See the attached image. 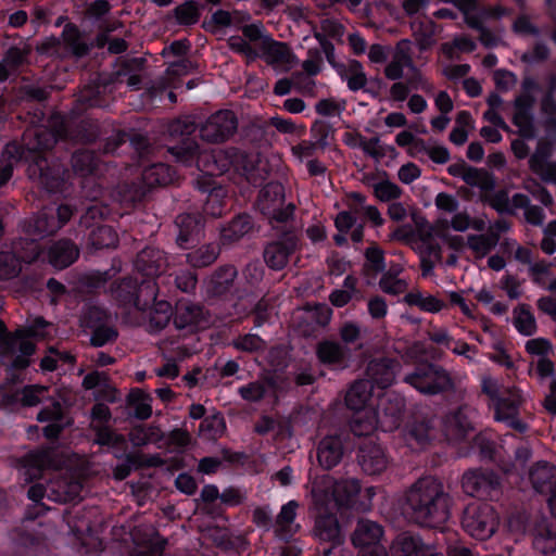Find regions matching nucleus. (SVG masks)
<instances>
[{"mask_svg":"<svg viewBox=\"0 0 556 556\" xmlns=\"http://www.w3.org/2000/svg\"><path fill=\"white\" fill-rule=\"evenodd\" d=\"M404 438L410 448H424L432 438V427L427 421L414 422L407 427Z\"/></svg>","mask_w":556,"mask_h":556,"instance_id":"nucleus-36","label":"nucleus"},{"mask_svg":"<svg viewBox=\"0 0 556 556\" xmlns=\"http://www.w3.org/2000/svg\"><path fill=\"white\" fill-rule=\"evenodd\" d=\"M54 467L50 451H36L24 456L20 467V475L26 482H30L41 476V472Z\"/></svg>","mask_w":556,"mask_h":556,"instance_id":"nucleus-27","label":"nucleus"},{"mask_svg":"<svg viewBox=\"0 0 556 556\" xmlns=\"http://www.w3.org/2000/svg\"><path fill=\"white\" fill-rule=\"evenodd\" d=\"M170 316L172 306L167 301L155 302L153 308L149 313V331L156 332L162 330L167 326Z\"/></svg>","mask_w":556,"mask_h":556,"instance_id":"nucleus-43","label":"nucleus"},{"mask_svg":"<svg viewBox=\"0 0 556 556\" xmlns=\"http://www.w3.org/2000/svg\"><path fill=\"white\" fill-rule=\"evenodd\" d=\"M205 324L206 319L201 306L188 301H179L176 304L174 325L177 329L192 332L203 328Z\"/></svg>","mask_w":556,"mask_h":556,"instance_id":"nucleus-21","label":"nucleus"},{"mask_svg":"<svg viewBox=\"0 0 556 556\" xmlns=\"http://www.w3.org/2000/svg\"><path fill=\"white\" fill-rule=\"evenodd\" d=\"M404 381L426 395H435L453 388L450 374L433 364H421Z\"/></svg>","mask_w":556,"mask_h":556,"instance_id":"nucleus-9","label":"nucleus"},{"mask_svg":"<svg viewBox=\"0 0 556 556\" xmlns=\"http://www.w3.org/2000/svg\"><path fill=\"white\" fill-rule=\"evenodd\" d=\"M174 180V174L166 164L159 163L147 167L142 173V181L148 188L165 186Z\"/></svg>","mask_w":556,"mask_h":556,"instance_id":"nucleus-39","label":"nucleus"},{"mask_svg":"<svg viewBox=\"0 0 556 556\" xmlns=\"http://www.w3.org/2000/svg\"><path fill=\"white\" fill-rule=\"evenodd\" d=\"M28 176L48 191H55L63 181L64 170L58 165L50 167L48 161L36 155L27 167Z\"/></svg>","mask_w":556,"mask_h":556,"instance_id":"nucleus-17","label":"nucleus"},{"mask_svg":"<svg viewBox=\"0 0 556 556\" xmlns=\"http://www.w3.org/2000/svg\"><path fill=\"white\" fill-rule=\"evenodd\" d=\"M251 230V223L248 217L239 216L222 230L224 241L232 242L242 238Z\"/></svg>","mask_w":556,"mask_h":556,"instance_id":"nucleus-48","label":"nucleus"},{"mask_svg":"<svg viewBox=\"0 0 556 556\" xmlns=\"http://www.w3.org/2000/svg\"><path fill=\"white\" fill-rule=\"evenodd\" d=\"M391 556H443L433 546L407 533L396 536L390 546Z\"/></svg>","mask_w":556,"mask_h":556,"instance_id":"nucleus-23","label":"nucleus"},{"mask_svg":"<svg viewBox=\"0 0 556 556\" xmlns=\"http://www.w3.org/2000/svg\"><path fill=\"white\" fill-rule=\"evenodd\" d=\"M170 153L177 162L191 165L195 162L199 170L208 176H219L236 165L238 153L235 150L214 149L211 151H199L195 142L187 143L185 147H174Z\"/></svg>","mask_w":556,"mask_h":556,"instance_id":"nucleus-6","label":"nucleus"},{"mask_svg":"<svg viewBox=\"0 0 556 556\" xmlns=\"http://www.w3.org/2000/svg\"><path fill=\"white\" fill-rule=\"evenodd\" d=\"M298 507V502L291 500L281 507L277 515L276 526L283 534H292L298 531L299 526L295 523Z\"/></svg>","mask_w":556,"mask_h":556,"instance_id":"nucleus-41","label":"nucleus"},{"mask_svg":"<svg viewBox=\"0 0 556 556\" xmlns=\"http://www.w3.org/2000/svg\"><path fill=\"white\" fill-rule=\"evenodd\" d=\"M533 545L539 552L543 554L554 552L556 549V531L553 532L548 530L546 534H536L533 541Z\"/></svg>","mask_w":556,"mask_h":556,"instance_id":"nucleus-64","label":"nucleus"},{"mask_svg":"<svg viewBox=\"0 0 556 556\" xmlns=\"http://www.w3.org/2000/svg\"><path fill=\"white\" fill-rule=\"evenodd\" d=\"M529 203V198L526 194L515 193L511 199H509L505 192L497 193L492 201V205L495 210L505 213H514L518 208L526 210Z\"/></svg>","mask_w":556,"mask_h":556,"instance_id":"nucleus-42","label":"nucleus"},{"mask_svg":"<svg viewBox=\"0 0 556 556\" xmlns=\"http://www.w3.org/2000/svg\"><path fill=\"white\" fill-rule=\"evenodd\" d=\"M481 387L483 393L489 396L490 407L494 409V419L519 432H525L527 425L518 418L519 407L522 403L519 391L503 388L492 377H483Z\"/></svg>","mask_w":556,"mask_h":556,"instance_id":"nucleus-4","label":"nucleus"},{"mask_svg":"<svg viewBox=\"0 0 556 556\" xmlns=\"http://www.w3.org/2000/svg\"><path fill=\"white\" fill-rule=\"evenodd\" d=\"M176 225L179 228L177 243L181 248H186L189 241H193L194 237L201 232L202 225L199 218L191 214H180L176 218Z\"/></svg>","mask_w":556,"mask_h":556,"instance_id":"nucleus-37","label":"nucleus"},{"mask_svg":"<svg viewBox=\"0 0 556 556\" xmlns=\"http://www.w3.org/2000/svg\"><path fill=\"white\" fill-rule=\"evenodd\" d=\"M238 121L230 110H220L212 114L201 126V138L208 142H223L237 130Z\"/></svg>","mask_w":556,"mask_h":556,"instance_id":"nucleus-13","label":"nucleus"},{"mask_svg":"<svg viewBox=\"0 0 556 556\" xmlns=\"http://www.w3.org/2000/svg\"><path fill=\"white\" fill-rule=\"evenodd\" d=\"M167 267L165 253L155 248H146L137 256L136 268L147 277L162 275Z\"/></svg>","mask_w":556,"mask_h":556,"instance_id":"nucleus-26","label":"nucleus"},{"mask_svg":"<svg viewBox=\"0 0 556 556\" xmlns=\"http://www.w3.org/2000/svg\"><path fill=\"white\" fill-rule=\"evenodd\" d=\"M534 99L530 94H521L515 100V114L513 122L519 128V132L526 137H533V124L531 108Z\"/></svg>","mask_w":556,"mask_h":556,"instance_id":"nucleus-31","label":"nucleus"},{"mask_svg":"<svg viewBox=\"0 0 556 556\" xmlns=\"http://www.w3.org/2000/svg\"><path fill=\"white\" fill-rule=\"evenodd\" d=\"M400 369L397 362L383 358L371 361L366 370V380L374 388L387 389L395 381L396 374Z\"/></svg>","mask_w":556,"mask_h":556,"instance_id":"nucleus-20","label":"nucleus"},{"mask_svg":"<svg viewBox=\"0 0 556 556\" xmlns=\"http://www.w3.org/2000/svg\"><path fill=\"white\" fill-rule=\"evenodd\" d=\"M451 497L434 478L417 480L406 491L405 503L410 518L418 525L441 528L451 517Z\"/></svg>","mask_w":556,"mask_h":556,"instance_id":"nucleus-3","label":"nucleus"},{"mask_svg":"<svg viewBox=\"0 0 556 556\" xmlns=\"http://www.w3.org/2000/svg\"><path fill=\"white\" fill-rule=\"evenodd\" d=\"M218 256V249L207 244L187 255L188 263L193 267H205L213 264Z\"/></svg>","mask_w":556,"mask_h":556,"instance_id":"nucleus-46","label":"nucleus"},{"mask_svg":"<svg viewBox=\"0 0 556 556\" xmlns=\"http://www.w3.org/2000/svg\"><path fill=\"white\" fill-rule=\"evenodd\" d=\"M475 298L479 303L488 306L489 311L494 315H503L507 312V305L495 301L493 291L485 286L476 291Z\"/></svg>","mask_w":556,"mask_h":556,"instance_id":"nucleus-52","label":"nucleus"},{"mask_svg":"<svg viewBox=\"0 0 556 556\" xmlns=\"http://www.w3.org/2000/svg\"><path fill=\"white\" fill-rule=\"evenodd\" d=\"M375 195L383 202L400 198L402 191L397 185L390 180H382L374 185Z\"/></svg>","mask_w":556,"mask_h":556,"instance_id":"nucleus-57","label":"nucleus"},{"mask_svg":"<svg viewBox=\"0 0 556 556\" xmlns=\"http://www.w3.org/2000/svg\"><path fill=\"white\" fill-rule=\"evenodd\" d=\"M433 232L437 237L441 238L445 243H447L454 250H460L464 244V238L460 236H454L448 232V222L447 218L440 217L434 226Z\"/></svg>","mask_w":556,"mask_h":556,"instance_id":"nucleus-51","label":"nucleus"},{"mask_svg":"<svg viewBox=\"0 0 556 556\" xmlns=\"http://www.w3.org/2000/svg\"><path fill=\"white\" fill-rule=\"evenodd\" d=\"M316 355L321 364L336 370L345 369L351 361L350 349L331 340L319 342L316 348Z\"/></svg>","mask_w":556,"mask_h":556,"instance_id":"nucleus-18","label":"nucleus"},{"mask_svg":"<svg viewBox=\"0 0 556 556\" xmlns=\"http://www.w3.org/2000/svg\"><path fill=\"white\" fill-rule=\"evenodd\" d=\"M384 536L382 526L370 519H359L351 535L352 544L359 549L357 556H389L381 544Z\"/></svg>","mask_w":556,"mask_h":556,"instance_id":"nucleus-11","label":"nucleus"},{"mask_svg":"<svg viewBox=\"0 0 556 556\" xmlns=\"http://www.w3.org/2000/svg\"><path fill=\"white\" fill-rule=\"evenodd\" d=\"M497 485V476L489 470H469L462 479L463 490L470 496L489 495Z\"/></svg>","mask_w":556,"mask_h":556,"instance_id":"nucleus-22","label":"nucleus"},{"mask_svg":"<svg viewBox=\"0 0 556 556\" xmlns=\"http://www.w3.org/2000/svg\"><path fill=\"white\" fill-rule=\"evenodd\" d=\"M73 211L68 205H60L56 210L49 208L25 223L24 232L30 239H20L13 243V251L0 252V280L16 277L22 270L23 263H31L41 254L37 238H43L56 232L72 217Z\"/></svg>","mask_w":556,"mask_h":556,"instance_id":"nucleus-1","label":"nucleus"},{"mask_svg":"<svg viewBox=\"0 0 556 556\" xmlns=\"http://www.w3.org/2000/svg\"><path fill=\"white\" fill-rule=\"evenodd\" d=\"M237 277V270L233 266H225L219 268L212 277L211 285L215 293L225 292Z\"/></svg>","mask_w":556,"mask_h":556,"instance_id":"nucleus-49","label":"nucleus"},{"mask_svg":"<svg viewBox=\"0 0 556 556\" xmlns=\"http://www.w3.org/2000/svg\"><path fill=\"white\" fill-rule=\"evenodd\" d=\"M90 242L97 249L113 248L118 242L117 233L110 226H99L90 233Z\"/></svg>","mask_w":556,"mask_h":556,"instance_id":"nucleus-47","label":"nucleus"},{"mask_svg":"<svg viewBox=\"0 0 556 556\" xmlns=\"http://www.w3.org/2000/svg\"><path fill=\"white\" fill-rule=\"evenodd\" d=\"M175 15L179 24L191 25L198 22L199 12L197 5L187 1L175 9Z\"/></svg>","mask_w":556,"mask_h":556,"instance_id":"nucleus-59","label":"nucleus"},{"mask_svg":"<svg viewBox=\"0 0 556 556\" xmlns=\"http://www.w3.org/2000/svg\"><path fill=\"white\" fill-rule=\"evenodd\" d=\"M416 146H420L419 151H425L438 164H445L450 160V152L444 146H425L424 141L416 142Z\"/></svg>","mask_w":556,"mask_h":556,"instance_id":"nucleus-62","label":"nucleus"},{"mask_svg":"<svg viewBox=\"0 0 556 556\" xmlns=\"http://www.w3.org/2000/svg\"><path fill=\"white\" fill-rule=\"evenodd\" d=\"M406 67L415 71L413 78L409 80L412 88L420 89L429 93L434 90L433 85L428 79L422 77L418 71H416L410 55L409 42L402 40L396 45L391 60L384 68V75L388 79L399 80L403 77L404 68Z\"/></svg>","mask_w":556,"mask_h":556,"instance_id":"nucleus-10","label":"nucleus"},{"mask_svg":"<svg viewBox=\"0 0 556 556\" xmlns=\"http://www.w3.org/2000/svg\"><path fill=\"white\" fill-rule=\"evenodd\" d=\"M73 169L80 176L93 173L97 167L94 154L90 151H80L72 157Z\"/></svg>","mask_w":556,"mask_h":556,"instance_id":"nucleus-50","label":"nucleus"},{"mask_svg":"<svg viewBox=\"0 0 556 556\" xmlns=\"http://www.w3.org/2000/svg\"><path fill=\"white\" fill-rule=\"evenodd\" d=\"M462 525L470 536L488 540L496 532L500 517L492 505L473 502L465 508Z\"/></svg>","mask_w":556,"mask_h":556,"instance_id":"nucleus-8","label":"nucleus"},{"mask_svg":"<svg viewBox=\"0 0 556 556\" xmlns=\"http://www.w3.org/2000/svg\"><path fill=\"white\" fill-rule=\"evenodd\" d=\"M229 48L237 53L242 54L248 61H253L257 58L256 49L250 45L242 36H231L228 39Z\"/></svg>","mask_w":556,"mask_h":556,"instance_id":"nucleus-58","label":"nucleus"},{"mask_svg":"<svg viewBox=\"0 0 556 556\" xmlns=\"http://www.w3.org/2000/svg\"><path fill=\"white\" fill-rule=\"evenodd\" d=\"M530 481L536 492L548 494L556 486V467L538 462L530 470Z\"/></svg>","mask_w":556,"mask_h":556,"instance_id":"nucleus-30","label":"nucleus"},{"mask_svg":"<svg viewBox=\"0 0 556 556\" xmlns=\"http://www.w3.org/2000/svg\"><path fill=\"white\" fill-rule=\"evenodd\" d=\"M21 401L25 406H35L46 400H51L50 405L45 406L37 416L38 421L49 422L43 428V434L48 439H55L61 431L71 424L70 419L65 416L62 404L59 400L53 399L49 394V390L42 386H27L22 392Z\"/></svg>","mask_w":556,"mask_h":556,"instance_id":"nucleus-7","label":"nucleus"},{"mask_svg":"<svg viewBox=\"0 0 556 556\" xmlns=\"http://www.w3.org/2000/svg\"><path fill=\"white\" fill-rule=\"evenodd\" d=\"M298 247V237L293 233H285L279 240L266 245L264 261L269 268L280 270L287 266L290 255L296 251Z\"/></svg>","mask_w":556,"mask_h":556,"instance_id":"nucleus-16","label":"nucleus"},{"mask_svg":"<svg viewBox=\"0 0 556 556\" xmlns=\"http://www.w3.org/2000/svg\"><path fill=\"white\" fill-rule=\"evenodd\" d=\"M306 488L309 490L311 511L336 510L340 507L368 510L377 494L375 486L362 489L356 478L337 481L329 475L311 479Z\"/></svg>","mask_w":556,"mask_h":556,"instance_id":"nucleus-2","label":"nucleus"},{"mask_svg":"<svg viewBox=\"0 0 556 556\" xmlns=\"http://www.w3.org/2000/svg\"><path fill=\"white\" fill-rule=\"evenodd\" d=\"M405 303L412 306H417L421 311L428 313H439L444 306V302L437 296L422 293L418 290L410 291L404 296Z\"/></svg>","mask_w":556,"mask_h":556,"instance_id":"nucleus-40","label":"nucleus"},{"mask_svg":"<svg viewBox=\"0 0 556 556\" xmlns=\"http://www.w3.org/2000/svg\"><path fill=\"white\" fill-rule=\"evenodd\" d=\"M513 315V324L519 333L532 336L536 331L535 318L527 305L517 306Z\"/></svg>","mask_w":556,"mask_h":556,"instance_id":"nucleus-44","label":"nucleus"},{"mask_svg":"<svg viewBox=\"0 0 556 556\" xmlns=\"http://www.w3.org/2000/svg\"><path fill=\"white\" fill-rule=\"evenodd\" d=\"M372 396V387L366 379L355 381L346 392L345 404L352 410H362L368 407Z\"/></svg>","mask_w":556,"mask_h":556,"instance_id":"nucleus-34","label":"nucleus"},{"mask_svg":"<svg viewBox=\"0 0 556 556\" xmlns=\"http://www.w3.org/2000/svg\"><path fill=\"white\" fill-rule=\"evenodd\" d=\"M150 397L141 392L132 394V403L135 406V415L139 419H147L152 414V407L150 404Z\"/></svg>","mask_w":556,"mask_h":556,"instance_id":"nucleus-63","label":"nucleus"},{"mask_svg":"<svg viewBox=\"0 0 556 556\" xmlns=\"http://www.w3.org/2000/svg\"><path fill=\"white\" fill-rule=\"evenodd\" d=\"M340 339L345 344L344 346L355 344L362 337V329L358 324L354 321H345L339 330Z\"/></svg>","mask_w":556,"mask_h":556,"instance_id":"nucleus-60","label":"nucleus"},{"mask_svg":"<svg viewBox=\"0 0 556 556\" xmlns=\"http://www.w3.org/2000/svg\"><path fill=\"white\" fill-rule=\"evenodd\" d=\"M551 148L541 144L530 159L531 169L541 176L545 181L556 182V163H548Z\"/></svg>","mask_w":556,"mask_h":556,"instance_id":"nucleus-33","label":"nucleus"},{"mask_svg":"<svg viewBox=\"0 0 556 556\" xmlns=\"http://www.w3.org/2000/svg\"><path fill=\"white\" fill-rule=\"evenodd\" d=\"M24 330L2 338L0 359L10 363L12 368H25L28 366L27 356L35 351V345Z\"/></svg>","mask_w":556,"mask_h":556,"instance_id":"nucleus-12","label":"nucleus"},{"mask_svg":"<svg viewBox=\"0 0 556 556\" xmlns=\"http://www.w3.org/2000/svg\"><path fill=\"white\" fill-rule=\"evenodd\" d=\"M260 52L265 62L278 72H288L298 63L296 56L287 43L276 41L271 37L263 39Z\"/></svg>","mask_w":556,"mask_h":556,"instance_id":"nucleus-15","label":"nucleus"},{"mask_svg":"<svg viewBox=\"0 0 556 556\" xmlns=\"http://www.w3.org/2000/svg\"><path fill=\"white\" fill-rule=\"evenodd\" d=\"M355 415L351 421V430L355 435H369L380 429L379 414L374 408L354 410Z\"/></svg>","mask_w":556,"mask_h":556,"instance_id":"nucleus-35","label":"nucleus"},{"mask_svg":"<svg viewBox=\"0 0 556 556\" xmlns=\"http://www.w3.org/2000/svg\"><path fill=\"white\" fill-rule=\"evenodd\" d=\"M200 434L208 440L219 438L225 431L224 418L220 416H212L205 418L200 425Z\"/></svg>","mask_w":556,"mask_h":556,"instance_id":"nucleus-53","label":"nucleus"},{"mask_svg":"<svg viewBox=\"0 0 556 556\" xmlns=\"http://www.w3.org/2000/svg\"><path fill=\"white\" fill-rule=\"evenodd\" d=\"M343 452L342 439L339 435H328L318 444L317 459L321 467L331 469L341 462Z\"/></svg>","mask_w":556,"mask_h":556,"instance_id":"nucleus-28","label":"nucleus"},{"mask_svg":"<svg viewBox=\"0 0 556 556\" xmlns=\"http://www.w3.org/2000/svg\"><path fill=\"white\" fill-rule=\"evenodd\" d=\"M283 200V187L278 182H268L260 191L257 207L268 218L285 222L289 218L290 212L282 208Z\"/></svg>","mask_w":556,"mask_h":556,"instance_id":"nucleus-14","label":"nucleus"},{"mask_svg":"<svg viewBox=\"0 0 556 556\" xmlns=\"http://www.w3.org/2000/svg\"><path fill=\"white\" fill-rule=\"evenodd\" d=\"M116 337L117 331L113 327L99 326L93 330L90 342L93 346H103L104 344L114 341Z\"/></svg>","mask_w":556,"mask_h":556,"instance_id":"nucleus-61","label":"nucleus"},{"mask_svg":"<svg viewBox=\"0 0 556 556\" xmlns=\"http://www.w3.org/2000/svg\"><path fill=\"white\" fill-rule=\"evenodd\" d=\"M316 516L313 529L314 535L323 542H329L332 545L341 543V530L334 510L313 511Z\"/></svg>","mask_w":556,"mask_h":556,"instance_id":"nucleus-25","label":"nucleus"},{"mask_svg":"<svg viewBox=\"0 0 556 556\" xmlns=\"http://www.w3.org/2000/svg\"><path fill=\"white\" fill-rule=\"evenodd\" d=\"M471 430L472 426L465 409L459 408L445 417L444 433L448 441H459Z\"/></svg>","mask_w":556,"mask_h":556,"instance_id":"nucleus-32","label":"nucleus"},{"mask_svg":"<svg viewBox=\"0 0 556 556\" xmlns=\"http://www.w3.org/2000/svg\"><path fill=\"white\" fill-rule=\"evenodd\" d=\"M379 287L388 294L397 295L404 293L408 285L406 280L395 277L391 271H387L380 278Z\"/></svg>","mask_w":556,"mask_h":556,"instance_id":"nucleus-55","label":"nucleus"},{"mask_svg":"<svg viewBox=\"0 0 556 556\" xmlns=\"http://www.w3.org/2000/svg\"><path fill=\"white\" fill-rule=\"evenodd\" d=\"M78 255V248L68 240H60L53 243L47 252L49 263L59 269H63L73 264Z\"/></svg>","mask_w":556,"mask_h":556,"instance_id":"nucleus-29","label":"nucleus"},{"mask_svg":"<svg viewBox=\"0 0 556 556\" xmlns=\"http://www.w3.org/2000/svg\"><path fill=\"white\" fill-rule=\"evenodd\" d=\"M342 77L352 91L361 90L367 84V76L364 72L363 65L355 60L348 63Z\"/></svg>","mask_w":556,"mask_h":556,"instance_id":"nucleus-45","label":"nucleus"},{"mask_svg":"<svg viewBox=\"0 0 556 556\" xmlns=\"http://www.w3.org/2000/svg\"><path fill=\"white\" fill-rule=\"evenodd\" d=\"M362 150L365 154L372 157L376 161L382 160L389 152L394 153L395 150L391 146H384L381 143L378 137L370 139L365 138Z\"/></svg>","mask_w":556,"mask_h":556,"instance_id":"nucleus-54","label":"nucleus"},{"mask_svg":"<svg viewBox=\"0 0 556 556\" xmlns=\"http://www.w3.org/2000/svg\"><path fill=\"white\" fill-rule=\"evenodd\" d=\"M357 457L363 471L369 476L380 475L389 466V457L383 447L374 442L362 445Z\"/></svg>","mask_w":556,"mask_h":556,"instance_id":"nucleus-19","label":"nucleus"},{"mask_svg":"<svg viewBox=\"0 0 556 556\" xmlns=\"http://www.w3.org/2000/svg\"><path fill=\"white\" fill-rule=\"evenodd\" d=\"M498 241L500 236L495 232L467 237V245L478 260L485 257L498 244Z\"/></svg>","mask_w":556,"mask_h":556,"instance_id":"nucleus-38","label":"nucleus"},{"mask_svg":"<svg viewBox=\"0 0 556 556\" xmlns=\"http://www.w3.org/2000/svg\"><path fill=\"white\" fill-rule=\"evenodd\" d=\"M23 141L25 149L12 142L0 154V186L11 178L14 164L24 157L28 160L26 153L51 149L58 141V135L47 128L34 127L26 130Z\"/></svg>","mask_w":556,"mask_h":556,"instance_id":"nucleus-5","label":"nucleus"},{"mask_svg":"<svg viewBox=\"0 0 556 556\" xmlns=\"http://www.w3.org/2000/svg\"><path fill=\"white\" fill-rule=\"evenodd\" d=\"M311 134L315 139V143L319 149H325L330 144V140L332 139V130L331 127L323 121H316L312 128Z\"/></svg>","mask_w":556,"mask_h":556,"instance_id":"nucleus-56","label":"nucleus"},{"mask_svg":"<svg viewBox=\"0 0 556 556\" xmlns=\"http://www.w3.org/2000/svg\"><path fill=\"white\" fill-rule=\"evenodd\" d=\"M404 403L401 399L381 396L379 397L378 408L380 429L382 431H392L396 429L402 419Z\"/></svg>","mask_w":556,"mask_h":556,"instance_id":"nucleus-24","label":"nucleus"}]
</instances>
